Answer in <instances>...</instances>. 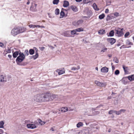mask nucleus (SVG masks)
Instances as JSON below:
<instances>
[{
	"mask_svg": "<svg viewBox=\"0 0 134 134\" xmlns=\"http://www.w3.org/2000/svg\"><path fill=\"white\" fill-rule=\"evenodd\" d=\"M94 112L96 113V114H97H97H99V112L98 111H94Z\"/></svg>",
	"mask_w": 134,
	"mask_h": 134,
	"instance_id": "obj_57",
	"label": "nucleus"
},
{
	"mask_svg": "<svg viewBox=\"0 0 134 134\" xmlns=\"http://www.w3.org/2000/svg\"><path fill=\"white\" fill-rule=\"evenodd\" d=\"M50 97V100H52L54 99L57 98L58 97V96L56 95L52 94H50L49 96Z\"/></svg>",
	"mask_w": 134,
	"mask_h": 134,
	"instance_id": "obj_13",
	"label": "nucleus"
},
{
	"mask_svg": "<svg viewBox=\"0 0 134 134\" xmlns=\"http://www.w3.org/2000/svg\"><path fill=\"white\" fill-rule=\"evenodd\" d=\"M77 68L75 67H73L71 68V70H76Z\"/></svg>",
	"mask_w": 134,
	"mask_h": 134,
	"instance_id": "obj_52",
	"label": "nucleus"
},
{
	"mask_svg": "<svg viewBox=\"0 0 134 134\" xmlns=\"http://www.w3.org/2000/svg\"><path fill=\"white\" fill-rule=\"evenodd\" d=\"M75 30L76 32H80L83 31V29L82 27L78 28Z\"/></svg>",
	"mask_w": 134,
	"mask_h": 134,
	"instance_id": "obj_29",
	"label": "nucleus"
},
{
	"mask_svg": "<svg viewBox=\"0 0 134 134\" xmlns=\"http://www.w3.org/2000/svg\"><path fill=\"white\" fill-rule=\"evenodd\" d=\"M130 35V33L129 32H127L125 34L124 36L125 38L127 37Z\"/></svg>",
	"mask_w": 134,
	"mask_h": 134,
	"instance_id": "obj_44",
	"label": "nucleus"
},
{
	"mask_svg": "<svg viewBox=\"0 0 134 134\" xmlns=\"http://www.w3.org/2000/svg\"><path fill=\"white\" fill-rule=\"evenodd\" d=\"M83 134H89V131L87 129H83L81 131Z\"/></svg>",
	"mask_w": 134,
	"mask_h": 134,
	"instance_id": "obj_19",
	"label": "nucleus"
},
{
	"mask_svg": "<svg viewBox=\"0 0 134 134\" xmlns=\"http://www.w3.org/2000/svg\"><path fill=\"white\" fill-rule=\"evenodd\" d=\"M25 56L24 54L21 52L19 53V55L16 59V61L18 64L19 65L20 63L22 62L25 58Z\"/></svg>",
	"mask_w": 134,
	"mask_h": 134,
	"instance_id": "obj_3",
	"label": "nucleus"
},
{
	"mask_svg": "<svg viewBox=\"0 0 134 134\" xmlns=\"http://www.w3.org/2000/svg\"><path fill=\"white\" fill-rule=\"evenodd\" d=\"M124 70V72L125 73H127L128 72V71L127 70L128 67H125L124 65H123L122 66Z\"/></svg>",
	"mask_w": 134,
	"mask_h": 134,
	"instance_id": "obj_27",
	"label": "nucleus"
},
{
	"mask_svg": "<svg viewBox=\"0 0 134 134\" xmlns=\"http://www.w3.org/2000/svg\"><path fill=\"white\" fill-rule=\"evenodd\" d=\"M69 5V2L67 1H64V3L63 6L64 7H68Z\"/></svg>",
	"mask_w": 134,
	"mask_h": 134,
	"instance_id": "obj_17",
	"label": "nucleus"
},
{
	"mask_svg": "<svg viewBox=\"0 0 134 134\" xmlns=\"http://www.w3.org/2000/svg\"><path fill=\"white\" fill-rule=\"evenodd\" d=\"M24 28L20 27H15L11 31V33L13 36H15L19 33L23 32Z\"/></svg>",
	"mask_w": 134,
	"mask_h": 134,
	"instance_id": "obj_1",
	"label": "nucleus"
},
{
	"mask_svg": "<svg viewBox=\"0 0 134 134\" xmlns=\"http://www.w3.org/2000/svg\"><path fill=\"white\" fill-rule=\"evenodd\" d=\"M32 124H27L26 125L27 127L29 129H34L36 128V126L34 124H32L33 122L31 123Z\"/></svg>",
	"mask_w": 134,
	"mask_h": 134,
	"instance_id": "obj_8",
	"label": "nucleus"
},
{
	"mask_svg": "<svg viewBox=\"0 0 134 134\" xmlns=\"http://www.w3.org/2000/svg\"><path fill=\"white\" fill-rule=\"evenodd\" d=\"M4 46L3 44L1 42H0V46L1 47H3Z\"/></svg>",
	"mask_w": 134,
	"mask_h": 134,
	"instance_id": "obj_56",
	"label": "nucleus"
},
{
	"mask_svg": "<svg viewBox=\"0 0 134 134\" xmlns=\"http://www.w3.org/2000/svg\"><path fill=\"white\" fill-rule=\"evenodd\" d=\"M35 51L34 49H31L29 51V53L30 55H33L34 54Z\"/></svg>",
	"mask_w": 134,
	"mask_h": 134,
	"instance_id": "obj_30",
	"label": "nucleus"
},
{
	"mask_svg": "<svg viewBox=\"0 0 134 134\" xmlns=\"http://www.w3.org/2000/svg\"><path fill=\"white\" fill-rule=\"evenodd\" d=\"M25 54H26L27 55H28L29 54V52L27 50H26L25 51Z\"/></svg>",
	"mask_w": 134,
	"mask_h": 134,
	"instance_id": "obj_46",
	"label": "nucleus"
},
{
	"mask_svg": "<svg viewBox=\"0 0 134 134\" xmlns=\"http://www.w3.org/2000/svg\"><path fill=\"white\" fill-rule=\"evenodd\" d=\"M108 71V68L106 67L102 68L101 69V71L103 73H107Z\"/></svg>",
	"mask_w": 134,
	"mask_h": 134,
	"instance_id": "obj_12",
	"label": "nucleus"
},
{
	"mask_svg": "<svg viewBox=\"0 0 134 134\" xmlns=\"http://www.w3.org/2000/svg\"><path fill=\"white\" fill-rule=\"evenodd\" d=\"M107 40L108 42L110 43L111 45L113 44L116 41L115 39L113 38H107Z\"/></svg>",
	"mask_w": 134,
	"mask_h": 134,
	"instance_id": "obj_9",
	"label": "nucleus"
},
{
	"mask_svg": "<svg viewBox=\"0 0 134 134\" xmlns=\"http://www.w3.org/2000/svg\"><path fill=\"white\" fill-rule=\"evenodd\" d=\"M4 123L3 121L0 122V128H2L4 127L3 125Z\"/></svg>",
	"mask_w": 134,
	"mask_h": 134,
	"instance_id": "obj_36",
	"label": "nucleus"
},
{
	"mask_svg": "<svg viewBox=\"0 0 134 134\" xmlns=\"http://www.w3.org/2000/svg\"><path fill=\"white\" fill-rule=\"evenodd\" d=\"M50 130L52 131H55L53 129V127L51 128V129H50Z\"/></svg>",
	"mask_w": 134,
	"mask_h": 134,
	"instance_id": "obj_62",
	"label": "nucleus"
},
{
	"mask_svg": "<svg viewBox=\"0 0 134 134\" xmlns=\"http://www.w3.org/2000/svg\"><path fill=\"white\" fill-rule=\"evenodd\" d=\"M120 73L119 71L118 70H116L115 72V74L116 75H118Z\"/></svg>",
	"mask_w": 134,
	"mask_h": 134,
	"instance_id": "obj_41",
	"label": "nucleus"
},
{
	"mask_svg": "<svg viewBox=\"0 0 134 134\" xmlns=\"http://www.w3.org/2000/svg\"><path fill=\"white\" fill-rule=\"evenodd\" d=\"M19 54V52L18 51H16L13 53V57L14 58H15L17 57Z\"/></svg>",
	"mask_w": 134,
	"mask_h": 134,
	"instance_id": "obj_23",
	"label": "nucleus"
},
{
	"mask_svg": "<svg viewBox=\"0 0 134 134\" xmlns=\"http://www.w3.org/2000/svg\"><path fill=\"white\" fill-rule=\"evenodd\" d=\"M123 29L118 28L117 30H115V34L117 35L119 37L122 36L124 33L122 31Z\"/></svg>",
	"mask_w": 134,
	"mask_h": 134,
	"instance_id": "obj_5",
	"label": "nucleus"
},
{
	"mask_svg": "<svg viewBox=\"0 0 134 134\" xmlns=\"http://www.w3.org/2000/svg\"><path fill=\"white\" fill-rule=\"evenodd\" d=\"M5 77V76L3 75L0 76V82L7 81V80L4 79Z\"/></svg>",
	"mask_w": 134,
	"mask_h": 134,
	"instance_id": "obj_16",
	"label": "nucleus"
},
{
	"mask_svg": "<svg viewBox=\"0 0 134 134\" xmlns=\"http://www.w3.org/2000/svg\"><path fill=\"white\" fill-rule=\"evenodd\" d=\"M29 26L30 28H34L36 27V25L30 24L29 25Z\"/></svg>",
	"mask_w": 134,
	"mask_h": 134,
	"instance_id": "obj_43",
	"label": "nucleus"
},
{
	"mask_svg": "<svg viewBox=\"0 0 134 134\" xmlns=\"http://www.w3.org/2000/svg\"><path fill=\"white\" fill-rule=\"evenodd\" d=\"M95 83L98 86L100 87H104L105 86V85L104 83L100 82L97 81H95Z\"/></svg>",
	"mask_w": 134,
	"mask_h": 134,
	"instance_id": "obj_11",
	"label": "nucleus"
},
{
	"mask_svg": "<svg viewBox=\"0 0 134 134\" xmlns=\"http://www.w3.org/2000/svg\"><path fill=\"white\" fill-rule=\"evenodd\" d=\"M83 22V21L82 20H80L78 21L75 24H74V25L76 26H77L82 24Z\"/></svg>",
	"mask_w": 134,
	"mask_h": 134,
	"instance_id": "obj_14",
	"label": "nucleus"
},
{
	"mask_svg": "<svg viewBox=\"0 0 134 134\" xmlns=\"http://www.w3.org/2000/svg\"><path fill=\"white\" fill-rule=\"evenodd\" d=\"M119 15V13L117 12H116L114 14V15L116 17L118 16Z\"/></svg>",
	"mask_w": 134,
	"mask_h": 134,
	"instance_id": "obj_48",
	"label": "nucleus"
},
{
	"mask_svg": "<svg viewBox=\"0 0 134 134\" xmlns=\"http://www.w3.org/2000/svg\"><path fill=\"white\" fill-rule=\"evenodd\" d=\"M112 69L113 70H114V69H115L114 67V66H112Z\"/></svg>",
	"mask_w": 134,
	"mask_h": 134,
	"instance_id": "obj_64",
	"label": "nucleus"
},
{
	"mask_svg": "<svg viewBox=\"0 0 134 134\" xmlns=\"http://www.w3.org/2000/svg\"><path fill=\"white\" fill-rule=\"evenodd\" d=\"M11 50L10 49H8L7 51V52L8 53H10L11 52Z\"/></svg>",
	"mask_w": 134,
	"mask_h": 134,
	"instance_id": "obj_55",
	"label": "nucleus"
},
{
	"mask_svg": "<svg viewBox=\"0 0 134 134\" xmlns=\"http://www.w3.org/2000/svg\"><path fill=\"white\" fill-rule=\"evenodd\" d=\"M115 114L117 115H119L121 114V113L120 110H119L118 111H115Z\"/></svg>",
	"mask_w": 134,
	"mask_h": 134,
	"instance_id": "obj_45",
	"label": "nucleus"
},
{
	"mask_svg": "<svg viewBox=\"0 0 134 134\" xmlns=\"http://www.w3.org/2000/svg\"><path fill=\"white\" fill-rule=\"evenodd\" d=\"M127 77L130 81H133L134 80V75L129 76Z\"/></svg>",
	"mask_w": 134,
	"mask_h": 134,
	"instance_id": "obj_20",
	"label": "nucleus"
},
{
	"mask_svg": "<svg viewBox=\"0 0 134 134\" xmlns=\"http://www.w3.org/2000/svg\"><path fill=\"white\" fill-rule=\"evenodd\" d=\"M36 54L35 55H33L32 56L34 60L36 59L37 58L38 56V53L37 52V50L36 52Z\"/></svg>",
	"mask_w": 134,
	"mask_h": 134,
	"instance_id": "obj_22",
	"label": "nucleus"
},
{
	"mask_svg": "<svg viewBox=\"0 0 134 134\" xmlns=\"http://www.w3.org/2000/svg\"><path fill=\"white\" fill-rule=\"evenodd\" d=\"M49 47H50L52 49L54 48V47L52 46H50Z\"/></svg>",
	"mask_w": 134,
	"mask_h": 134,
	"instance_id": "obj_63",
	"label": "nucleus"
},
{
	"mask_svg": "<svg viewBox=\"0 0 134 134\" xmlns=\"http://www.w3.org/2000/svg\"><path fill=\"white\" fill-rule=\"evenodd\" d=\"M28 1L27 2L26 4L27 5H29L30 4V2L29 1V0H27Z\"/></svg>",
	"mask_w": 134,
	"mask_h": 134,
	"instance_id": "obj_59",
	"label": "nucleus"
},
{
	"mask_svg": "<svg viewBox=\"0 0 134 134\" xmlns=\"http://www.w3.org/2000/svg\"><path fill=\"white\" fill-rule=\"evenodd\" d=\"M60 15L62 18L64 16V12L63 11H61L60 13Z\"/></svg>",
	"mask_w": 134,
	"mask_h": 134,
	"instance_id": "obj_40",
	"label": "nucleus"
},
{
	"mask_svg": "<svg viewBox=\"0 0 134 134\" xmlns=\"http://www.w3.org/2000/svg\"><path fill=\"white\" fill-rule=\"evenodd\" d=\"M107 50V48L104 47L103 48H102V49L101 51V52H104L106 51Z\"/></svg>",
	"mask_w": 134,
	"mask_h": 134,
	"instance_id": "obj_38",
	"label": "nucleus"
},
{
	"mask_svg": "<svg viewBox=\"0 0 134 134\" xmlns=\"http://www.w3.org/2000/svg\"><path fill=\"white\" fill-rule=\"evenodd\" d=\"M57 71L58 72L59 75L65 73V71L64 68L57 70Z\"/></svg>",
	"mask_w": 134,
	"mask_h": 134,
	"instance_id": "obj_10",
	"label": "nucleus"
},
{
	"mask_svg": "<svg viewBox=\"0 0 134 134\" xmlns=\"http://www.w3.org/2000/svg\"><path fill=\"white\" fill-rule=\"evenodd\" d=\"M39 48L41 51H42L45 49V47H39Z\"/></svg>",
	"mask_w": 134,
	"mask_h": 134,
	"instance_id": "obj_49",
	"label": "nucleus"
},
{
	"mask_svg": "<svg viewBox=\"0 0 134 134\" xmlns=\"http://www.w3.org/2000/svg\"><path fill=\"white\" fill-rule=\"evenodd\" d=\"M37 6V4L34 3H32L31 5L30 8V9L33 10L34 9H35Z\"/></svg>",
	"mask_w": 134,
	"mask_h": 134,
	"instance_id": "obj_15",
	"label": "nucleus"
},
{
	"mask_svg": "<svg viewBox=\"0 0 134 134\" xmlns=\"http://www.w3.org/2000/svg\"><path fill=\"white\" fill-rule=\"evenodd\" d=\"M107 20L108 21L110 20V16L108 15L107 18Z\"/></svg>",
	"mask_w": 134,
	"mask_h": 134,
	"instance_id": "obj_51",
	"label": "nucleus"
},
{
	"mask_svg": "<svg viewBox=\"0 0 134 134\" xmlns=\"http://www.w3.org/2000/svg\"><path fill=\"white\" fill-rule=\"evenodd\" d=\"M105 16V15L104 14H102L99 16V19H103Z\"/></svg>",
	"mask_w": 134,
	"mask_h": 134,
	"instance_id": "obj_33",
	"label": "nucleus"
},
{
	"mask_svg": "<svg viewBox=\"0 0 134 134\" xmlns=\"http://www.w3.org/2000/svg\"><path fill=\"white\" fill-rule=\"evenodd\" d=\"M105 30L103 29L100 30L98 31L99 34L100 35L103 34H105Z\"/></svg>",
	"mask_w": 134,
	"mask_h": 134,
	"instance_id": "obj_26",
	"label": "nucleus"
},
{
	"mask_svg": "<svg viewBox=\"0 0 134 134\" xmlns=\"http://www.w3.org/2000/svg\"><path fill=\"white\" fill-rule=\"evenodd\" d=\"M113 113H115V110H110L108 112V113L109 114H111Z\"/></svg>",
	"mask_w": 134,
	"mask_h": 134,
	"instance_id": "obj_37",
	"label": "nucleus"
},
{
	"mask_svg": "<svg viewBox=\"0 0 134 134\" xmlns=\"http://www.w3.org/2000/svg\"><path fill=\"white\" fill-rule=\"evenodd\" d=\"M108 57L110 58V57H111L112 56V55L111 54H108Z\"/></svg>",
	"mask_w": 134,
	"mask_h": 134,
	"instance_id": "obj_61",
	"label": "nucleus"
},
{
	"mask_svg": "<svg viewBox=\"0 0 134 134\" xmlns=\"http://www.w3.org/2000/svg\"><path fill=\"white\" fill-rule=\"evenodd\" d=\"M93 111H94L93 109H89L87 110L86 114L88 116H94L96 114H93L92 113H93Z\"/></svg>",
	"mask_w": 134,
	"mask_h": 134,
	"instance_id": "obj_7",
	"label": "nucleus"
},
{
	"mask_svg": "<svg viewBox=\"0 0 134 134\" xmlns=\"http://www.w3.org/2000/svg\"><path fill=\"white\" fill-rule=\"evenodd\" d=\"M32 100L34 102H42V94H38L34 96L32 98Z\"/></svg>",
	"mask_w": 134,
	"mask_h": 134,
	"instance_id": "obj_2",
	"label": "nucleus"
},
{
	"mask_svg": "<svg viewBox=\"0 0 134 134\" xmlns=\"http://www.w3.org/2000/svg\"><path fill=\"white\" fill-rule=\"evenodd\" d=\"M71 9L74 12L77 11L78 9L77 7L74 5H71L70 7Z\"/></svg>",
	"mask_w": 134,
	"mask_h": 134,
	"instance_id": "obj_18",
	"label": "nucleus"
},
{
	"mask_svg": "<svg viewBox=\"0 0 134 134\" xmlns=\"http://www.w3.org/2000/svg\"><path fill=\"white\" fill-rule=\"evenodd\" d=\"M114 32L113 30H111L110 32L109 33V36H113L114 35Z\"/></svg>",
	"mask_w": 134,
	"mask_h": 134,
	"instance_id": "obj_31",
	"label": "nucleus"
},
{
	"mask_svg": "<svg viewBox=\"0 0 134 134\" xmlns=\"http://www.w3.org/2000/svg\"><path fill=\"white\" fill-rule=\"evenodd\" d=\"M55 14L56 15H58L59 14V10L57 8L55 10Z\"/></svg>",
	"mask_w": 134,
	"mask_h": 134,
	"instance_id": "obj_34",
	"label": "nucleus"
},
{
	"mask_svg": "<svg viewBox=\"0 0 134 134\" xmlns=\"http://www.w3.org/2000/svg\"><path fill=\"white\" fill-rule=\"evenodd\" d=\"M126 43L129 45H132L133 43L129 41H127Z\"/></svg>",
	"mask_w": 134,
	"mask_h": 134,
	"instance_id": "obj_47",
	"label": "nucleus"
},
{
	"mask_svg": "<svg viewBox=\"0 0 134 134\" xmlns=\"http://www.w3.org/2000/svg\"><path fill=\"white\" fill-rule=\"evenodd\" d=\"M40 26L39 25H36V27H40Z\"/></svg>",
	"mask_w": 134,
	"mask_h": 134,
	"instance_id": "obj_58",
	"label": "nucleus"
},
{
	"mask_svg": "<svg viewBox=\"0 0 134 134\" xmlns=\"http://www.w3.org/2000/svg\"><path fill=\"white\" fill-rule=\"evenodd\" d=\"M60 110L62 112H65L68 111V108L66 107H63L60 109Z\"/></svg>",
	"mask_w": 134,
	"mask_h": 134,
	"instance_id": "obj_21",
	"label": "nucleus"
},
{
	"mask_svg": "<svg viewBox=\"0 0 134 134\" xmlns=\"http://www.w3.org/2000/svg\"><path fill=\"white\" fill-rule=\"evenodd\" d=\"M69 32L68 31H67L63 33V35L65 37H69Z\"/></svg>",
	"mask_w": 134,
	"mask_h": 134,
	"instance_id": "obj_24",
	"label": "nucleus"
},
{
	"mask_svg": "<svg viewBox=\"0 0 134 134\" xmlns=\"http://www.w3.org/2000/svg\"><path fill=\"white\" fill-rule=\"evenodd\" d=\"M59 2V0H53V3L54 4H57Z\"/></svg>",
	"mask_w": 134,
	"mask_h": 134,
	"instance_id": "obj_32",
	"label": "nucleus"
},
{
	"mask_svg": "<svg viewBox=\"0 0 134 134\" xmlns=\"http://www.w3.org/2000/svg\"><path fill=\"white\" fill-rule=\"evenodd\" d=\"M113 60L116 63H118L119 62V60L116 57H115L114 58Z\"/></svg>",
	"mask_w": 134,
	"mask_h": 134,
	"instance_id": "obj_42",
	"label": "nucleus"
},
{
	"mask_svg": "<svg viewBox=\"0 0 134 134\" xmlns=\"http://www.w3.org/2000/svg\"><path fill=\"white\" fill-rule=\"evenodd\" d=\"M39 122L40 124L41 125H44L45 123L44 122L42 121L40 119H39Z\"/></svg>",
	"mask_w": 134,
	"mask_h": 134,
	"instance_id": "obj_39",
	"label": "nucleus"
},
{
	"mask_svg": "<svg viewBox=\"0 0 134 134\" xmlns=\"http://www.w3.org/2000/svg\"><path fill=\"white\" fill-rule=\"evenodd\" d=\"M83 124L82 122H79L77 124V127L79 128L80 127L82 126L83 125Z\"/></svg>",
	"mask_w": 134,
	"mask_h": 134,
	"instance_id": "obj_28",
	"label": "nucleus"
},
{
	"mask_svg": "<svg viewBox=\"0 0 134 134\" xmlns=\"http://www.w3.org/2000/svg\"><path fill=\"white\" fill-rule=\"evenodd\" d=\"M76 31L75 29L74 30L71 31V35H75L76 34Z\"/></svg>",
	"mask_w": 134,
	"mask_h": 134,
	"instance_id": "obj_35",
	"label": "nucleus"
},
{
	"mask_svg": "<svg viewBox=\"0 0 134 134\" xmlns=\"http://www.w3.org/2000/svg\"><path fill=\"white\" fill-rule=\"evenodd\" d=\"M109 12V9H106L105 11V13H108Z\"/></svg>",
	"mask_w": 134,
	"mask_h": 134,
	"instance_id": "obj_54",
	"label": "nucleus"
},
{
	"mask_svg": "<svg viewBox=\"0 0 134 134\" xmlns=\"http://www.w3.org/2000/svg\"><path fill=\"white\" fill-rule=\"evenodd\" d=\"M50 94L46 93L44 94H42V102L50 100Z\"/></svg>",
	"mask_w": 134,
	"mask_h": 134,
	"instance_id": "obj_4",
	"label": "nucleus"
},
{
	"mask_svg": "<svg viewBox=\"0 0 134 134\" xmlns=\"http://www.w3.org/2000/svg\"><path fill=\"white\" fill-rule=\"evenodd\" d=\"M120 111L121 113L122 112L124 113L126 111V110L125 109H121L120 110Z\"/></svg>",
	"mask_w": 134,
	"mask_h": 134,
	"instance_id": "obj_50",
	"label": "nucleus"
},
{
	"mask_svg": "<svg viewBox=\"0 0 134 134\" xmlns=\"http://www.w3.org/2000/svg\"><path fill=\"white\" fill-rule=\"evenodd\" d=\"M4 133V131L1 129H0V134H2Z\"/></svg>",
	"mask_w": 134,
	"mask_h": 134,
	"instance_id": "obj_53",
	"label": "nucleus"
},
{
	"mask_svg": "<svg viewBox=\"0 0 134 134\" xmlns=\"http://www.w3.org/2000/svg\"><path fill=\"white\" fill-rule=\"evenodd\" d=\"M93 6L94 9L98 11L99 10V9L97 7V6L95 3H94L93 4Z\"/></svg>",
	"mask_w": 134,
	"mask_h": 134,
	"instance_id": "obj_25",
	"label": "nucleus"
},
{
	"mask_svg": "<svg viewBox=\"0 0 134 134\" xmlns=\"http://www.w3.org/2000/svg\"><path fill=\"white\" fill-rule=\"evenodd\" d=\"M8 56L9 57V58L10 59L12 57V55H8Z\"/></svg>",
	"mask_w": 134,
	"mask_h": 134,
	"instance_id": "obj_60",
	"label": "nucleus"
},
{
	"mask_svg": "<svg viewBox=\"0 0 134 134\" xmlns=\"http://www.w3.org/2000/svg\"><path fill=\"white\" fill-rule=\"evenodd\" d=\"M84 12L85 14L87 15V16H84L83 17V18H86L88 19H89L92 15V12L90 10H88L87 9H86L84 11Z\"/></svg>",
	"mask_w": 134,
	"mask_h": 134,
	"instance_id": "obj_6",
	"label": "nucleus"
}]
</instances>
